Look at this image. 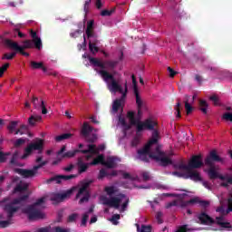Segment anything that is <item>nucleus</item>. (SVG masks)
I'll return each instance as SVG.
<instances>
[{"label":"nucleus","mask_w":232,"mask_h":232,"mask_svg":"<svg viewBox=\"0 0 232 232\" xmlns=\"http://www.w3.org/2000/svg\"><path fill=\"white\" fill-rule=\"evenodd\" d=\"M130 126H136L138 132L144 131V130L152 131L151 138L147 144H145L142 149L138 150L137 159L141 160V162H150V159H152L153 160H156V162H159L160 166H162L163 168L171 166L173 160L166 155V152L161 150L162 145L159 144V140H160V132L157 128L159 126L157 121L148 118L144 121H140L134 117L130 119Z\"/></svg>","instance_id":"1"},{"label":"nucleus","mask_w":232,"mask_h":232,"mask_svg":"<svg viewBox=\"0 0 232 232\" xmlns=\"http://www.w3.org/2000/svg\"><path fill=\"white\" fill-rule=\"evenodd\" d=\"M99 75H101L102 79L104 82L107 83L108 90L112 93H121V97L120 99H116L112 103V111L117 113L119 110L124 104V101H126V96L128 95V83H125V90L122 89V85L117 82L115 76L111 74L108 71H99Z\"/></svg>","instance_id":"2"},{"label":"nucleus","mask_w":232,"mask_h":232,"mask_svg":"<svg viewBox=\"0 0 232 232\" xmlns=\"http://www.w3.org/2000/svg\"><path fill=\"white\" fill-rule=\"evenodd\" d=\"M28 194H26L20 198H14L12 201H10V198L7 197L0 201V206H3V209L5 213H6L7 218H14L15 213H17L20 209L17 204H21V202L28 200Z\"/></svg>","instance_id":"3"},{"label":"nucleus","mask_w":232,"mask_h":232,"mask_svg":"<svg viewBox=\"0 0 232 232\" xmlns=\"http://www.w3.org/2000/svg\"><path fill=\"white\" fill-rule=\"evenodd\" d=\"M36 164L33 167L32 169H14V173H17L18 175H20L21 177H23V179H34V177H35V175H37V171H39V169H41V168H43L44 166H46V164H48V161H43V156H39L36 160H35Z\"/></svg>","instance_id":"4"},{"label":"nucleus","mask_w":232,"mask_h":232,"mask_svg":"<svg viewBox=\"0 0 232 232\" xmlns=\"http://www.w3.org/2000/svg\"><path fill=\"white\" fill-rule=\"evenodd\" d=\"M121 200H125L121 205V211H124L128 208V204H130V198L126 197L124 194H120L118 197H112L111 198H104L103 206H109L110 208H115V209H119V208H121Z\"/></svg>","instance_id":"5"},{"label":"nucleus","mask_w":232,"mask_h":232,"mask_svg":"<svg viewBox=\"0 0 232 232\" xmlns=\"http://www.w3.org/2000/svg\"><path fill=\"white\" fill-rule=\"evenodd\" d=\"M44 148V140L38 139L36 141L30 143L24 150V155L21 157L23 160L28 159L32 155L33 151H38L39 154L43 153Z\"/></svg>","instance_id":"6"},{"label":"nucleus","mask_w":232,"mask_h":232,"mask_svg":"<svg viewBox=\"0 0 232 232\" xmlns=\"http://www.w3.org/2000/svg\"><path fill=\"white\" fill-rule=\"evenodd\" d=\"M91 184L92 181H85L82 184V187L76 194V198H80L79 204H84V202H88L90 200V192L88 191V188H90Z\"/></svg>","instance_id":"7"},{"label":"nucleus","mask_w":232,"mask_h":232,"mask_svg":"<svg viewBox=\"0 0 232 232\" xmlns=\"http://www.w3.org/2000/svg\"><path fill=\"white\" fill-rule=\"evenodd\" d=\"M4 44L6 46V48L14 50V52H16V53H20L24 57H30V53H26L24 49H23L22 47H19V44L17 42H14L12 39L6 38L4 40Z\"/></svg>","instance_id":"8"},{"label":"nucleus","mask_w":232,"mask_h":232,"mask_svg":"<svg viewBox=\"0 0 232 232\" xmlns=\"http://www.w3.org/2000/svg\"><path fill=\"white\" fill-rule=\"evenodd\" d=\"M25 213H27L29 217V220H39L44 218V213H43L39 208L34 206H29L25 209Z\"/></svg>","instance_id":"9"},{"label":"nucleus","mask_w":232,"mask_h":232,"mask_svg":"<svg viewBox=\"0 0 232 232\" xmlns=\"http://www.w3.org/2000/svg\"><path fill=\"white\" fill-rule=\"evenodd\" d=\"M197 218L198 224H201V226H213V224H215V219L204 211L198 213L197 215Z\"/></svg>","instance_id":"10"},{"label":"nucleus","mask_w":232,"mask_h":232,"mask_svg":"<svg viewBox=\"0 0 232 232\" xmlns=\"http://www.w3.org/2000/svg\"><path fill=\"white\" fill-rule=\"evenodd\" d=\"M214 162H221L224 163V159L220 158L217 153V150H211L209 155L205 159L206 166H215Z\"/></svg>","instance_id":"11"},{"label":"nucleus","mask_w":232,"mask_h":232,"mask_svg":"<svg viewBox=\"0 0 232 232\" xmlns=\"http://www.w3.org/2000/svg\"><path fill=\"white\" fill-rule=\"evenodd\" d=\"M204 166V161L202 160V155H193L188 161L189 169H198Z\"/></svg>","instance_id":"12"},{"label":"nucleus","mask_w":232,"mask_h":232,"mask_svg":"<svg viewBox=\"0 0 232 232\" xmlns=\"http://www.w3.org/2000/svg\"><path fill=\"white\" fill-rule=\"evenodd\" d=\"M66 151V145L62 146L61 150H59L56 153L57 157H62V159H73L76 153H81V150H68Z\"/></svg>","instance_id":"13"},{"label":"nucleus","mask_w":232,"mask_h":232,"mask_svg":"<svg viewBox=\"0 0 232 232\" xmlns=\"http://www.w3.org/2000/svg\"><path fill=\"white\" fill-rule=\"evenodd\" d=\"M131 79L133 93L136 97L137 108H142V98H140V94L139 93V86L137 85V78L135 77V74H131Z\"/></svg>","instance_id":"14"},{"label":"nucleus","mask_w":232,"mask_h":232,"mask_svg":"<svg viewBox=\"0 0 232 232\" xmlns=\"http://www.w3.org/2000/svg\"><path fill=\"white\" fill-rule=\"evenodd\" d=\"M77 175H58L54 176L49 179H47V184H52V182H55L56 184H61L63 180H72V179H75Z\"/></svg>","instance_id":"15"},{"label":"nucleus","mask_w":232,"mask_h":232,"mask_svg":"<svg viewBox=\"0 0 232 232\" xmlns=\"http://www.w3.org/2000/svg\"><path fill=\"white\" fill-rule=\"evenodd\" d=\"M184 179H190V180H194V182H198L202 180V177H200V173L197 170H193V169H189L188 171H187L186 176Z\"/></svg>","instance_id":"16"},{"label":"nucleus","mask_w":232,"mask_h":232,"mask_svg":"<svg viewBox=\"0 0 232 232\" xmlns=\"http://www.w3.org/2000/svg\"><path fill=\"white\" fill-rule=\"evenodd\" d=\"M76 166L78 168L79 175H82V173H86V171H88V168H90L92 164L84 163V161L82 160V158H78Z\"/></svg>","instance_id":"17"},{"label":"nucleus","mask_w":232,"mask_h":232,"mask_svg":"<svg viewBox=\"0 0 232 232\" xmlns=\"http://www.w3.org/2000/svg\"><path fill=\"white\" fill-rule=\"evenodd\" d=\"M32 103L34 104V108H42L43 115H46L48 113V110L46 109V105H44V101H39V98L34 96L32 100Z\"/></svg>","instance_id":"18"},{"label":"nucleus","mask_w":232,"mask_h":232,"mask_svg":"<svg viewBox=\"0 0 232 232\" xmlns=\"http://www.w3.org/2000/svg\"><path fill=\"white\" fill-rule=\"evenodd\" d=\"M209 169L208 171L210 180H215V179H219V180H225L226 176L218 175V172L215 169V165L208 166Z\"/></svg>","instance_id":"19"},{"label":"nucleus","mask_w":232,"mask_h":232,"mask_svg":"<svg viewBox=\"0 0 232 232\" xmlns=\"http://www.w3.org/2000/svg\"><path fill=\"white\" fill-rule=\"evenodd\" d=\"M200 204L202 208H208L209 206V203L206 200L198 201V198H193L188 201H184L181 203V208H186L187 206H189V204Z\"/></svg>","instance_id":"20"},{"label":"nucleus","mask_w":232,"mask_h":232,"mask_svg":"<svg viewBox=\"0 0 232 232\" xmlns=\"http://www.w3.org/2000/svg\"><path fill=\"white\" fill-rule=\"evenodd\" d=\"M92 131H93V127H92L90 125V123H88V121H84L82 126L81 135L82 137H84L85 139H88V137H90V133H92Z\"/></svg>","instance_id":"21"},{"label":"nucleus","mask_w":232,"mask_h":232,"mask_svg":"<svg viewBox=\"0 0 232 232\" xmlns=\"http://www.w3.org/2000/svg\"><path fill=\"white\" fill-rule=\"evenodd\" d=\"M72 190H68L65 193H62V194H55L52 200H54L55 202H63V200H64L65 198H68V197H70V195H72Z\"/></svg>","instance_id":"22"},{"label":"nucleus","mask_w":232,"mask_h":232,"mask_svg":"<svg viewBox=\"0 0 232 232\" xmlns=\"http://www.w3.org/2000/svg\"><path fill=\"white\" fill-rule=\"evenodd\" d=\"M117 158L116 157H109L106 161H104L103 166L108 168L109 169H113L117 166Z\"/></svg>","instance_id":"23"},{"label":"nucleus","mask_w":232,"mask_h":232,"mask_svg":"<svg viewBox=\"0 0 232 232\" xmlns=\"http://www.w3.org/2000/svg\"><path fill=\"white\" fill-rule=\"evenodd\" d=\"M104 177H117V172H116V170H112L111 173H108L106 171V169H100L98 179H99V180H102V179H104Z\"/></svg>","instance_id":"24"},{"label":"nucleus","mask_w":232,"mask_h":232,"mask_svg":"<svg viewBox=\"0 0 232 232\" xmlns=\"http://www.w3.org/2000/svg\"><path fill=\"white\" fill-rule=\"evenodd\" d=\"M30 64L33 70H43V72H46L47 69L44 67V63L43 62L32 61Z\"/></svg>","instance_id":"25"},{"label":"nucleus","mask_w":232,"mask_h":232,"mask_svg":"<svg viewBox=\"0 0 232 232\" xmlns=\"http://www.w3.org/2000/svg\"><path fill=\"white\" fill-rule=\"evenodd\" d=\"M80 153H83L86 155L87 153H92V155H97L99 151H97V146L94 144L88 145V150H80Z\"/></svg>","instance_id":"26"},{"label":"nucleus","mask_w":232,"mask_h":232,"mask_svg":"<svg viewBox=\"0 0 232 232\" xmlns=\"http://www.w3.org/2000/svg\"><path fill=\"white\" fill-rule=\"evenodd\" d=\"M104 64V70H115L117 68V64H119V61H111V60H107L103 62Z\"/></svg>","instance_id":"27"},{"label":"nucleus","mask_w":232,"mask_h":232,"mask_svg":"<svg viewBox=\"0 0 232 232\" xmlns=\"http://www.w3.org/2000/svg\"><path fill=\"white\" fill-rule=\"evenodd\" d=\"M217 211H218V213H220L223 216L229 215V213H231L232 211V199H228V208L227 209H224L223 207H220L219 208L217 209Z\"/></svg>","instance_id":"28"},{"label":"nucleus","mask_w":232,"mask_h":232,"mask_svg":"<svg viewBox=\"0 0 232 232\" xmlns=\"http://www.w3.org/2000/svg\"><path fill=\"white\" fill-rule=\"evenodd\" d=\"M89 61L91 64H93V66H98V68H102L100 72H106V70H104V62H101L97 58H90Z\"/></svg>","instance_id":"29"},{"label":"nucleus","mask_w":232,"mask_h":232,"mask_svg":"<svg viewBox=\"0 0 232 232\" xmlns=\"http://www.w3.org/2000/svg\"><path fill=\"white\" fill-rule=\"evenodd\" d=\"M97 43H99V40H94L92 42V40L89 41V50L92 52V53H97V52H99Z\"/></svg>","instance_id":"30"},{"label":"nucleus","mask_w":232,"mask_h":232,"mask_svg":"<svg viewBox=\"0 0 232 232\" xmlns=\"http://www.w3.org/2000/svg\"><path fill=\"white\" fill-rule=\"evenodd\" d=\"M72 133H63L61 135H58L54 138V140L56 142H63V140H67L68 139H72Z\"/></svg>","instance_id":"31"},{"label":"nucleus","mask_w":232,"mask_h":232,"mask_svg":"<svg viewBox=\"0 0 232 232\" xmlns=\"http://www.w3.org/2000/svg\"><path fill=\"white\" fill-rule=\"evenodd\" d=\"M28 189V183H19L14 188V193H21Z\"/></svg>","instance_id":"32"},{"label":"nucleus","mask_w":232,"mask_h":232,"mask_svg":"<svg viewBox=\"0 0 232 232\" xmlns=\"http://www.w3.org/2000/svg\"><path fill=\"white\" fill-rule=\"evenodd\" d=\"M19 48H22V50H30L34 48V42L32 40H24L23 45H19Z\"/></svg>","instance_id":"33"},{"label":"nucleus","mask_w":232,"mask_h":232,"mask_svg":"<svg viewBox=\"0 0 232 232\" xmlns=\"http://www.w3.org/2000/svg\"><path fill=\"white\" fill-rule=\"evenodd\" d=\"M41 121H43V117L39 116V115L31 116L28 119V122H29L30 126H35V122H41Z\"/></svg>","instance_id":"34"},{"label":"nucleus","mask_w":232,"mask_h":232,"mask_svg":"<svg viewBox=\"0 0 232 232\" xmlns=\"http://www.w3.org/2000/svg\"><path fill=\"white\" fill-rule=\"evenodd\" d=\"M91 166H97V164L104 165V155L101 154L96 157L92 162H90Z\"/></svg>","instance_id":"35"},{"label":"nucleus","mask_w":232,"mask_h":232,"mask_svg":"<svg viewBox=\"0 0 232 232\" xmlns=\"http://www.w3.org/2000/svg\"><path fill=\"white\" fill-rule=\"evenodd\" d=\"M208 102H206L205 100H199V110L205 115L208 113Z\"/></svg>","instance_id":"36"},{"label":"nucleus","mask_w":232,"mask_h":232,"mask_svg":"<svg viewBox=\"0 0 232 232\" xmlns=\"http://www.w3.org/2000/svg\"><path fill=\"white\" fill-rule=\"evenodd\" d=\"M185 110L187 111V115H189V113H191V111H193V106H191V104H189V96L186 95L185 96Z\"/></svg>","instance_id":"37"},{"label":"nucleus","mask_w":232,"mask_h":232,"mask_svg":"<svg viewBox=\"0 0 232 232\" xmlns=\"http://www.w3.org/2000/svg\"><path fill=\"white\" fill-rule=\"evenodd\" d=\"M12 224H14V218H7L6 220L0 221V227L2 228L8 227V226H12Z\"/></svg>","instance_id":"38"},{"label":"nucleus","mask_w":232,"mask_h":232,"mask_svg":"<svg viewBox=\"0 0 232 232\" xmlns=\"http://www.w3.org/2000/svg\"><path fill=\"white\" fill-rule=\"evenodd\" d=\"M104 191L109 197H111L117 193V188L114 186L105 187Z\"/></svg>","instance_id":"39"},{"label":"nucleus","mask_w":232,"mask_h":232,"mask_svg":"<svg viewBox=\"0 0 232 232\" xmlns=\"http://www.w3.org/2000/svg\"><path fill=\"white\" fill-rule=\"evenodd\" d=\"M178 102L176 103V106L174 107V110H176V117L178 119H180V110H182V103H180V100H177Z\"/></svg>","instance_id":"40"},{"label":"nucleus","mask_w":232,"mask_h":232,"mask_svg":"<svg viewBox=\"0 0 232 232\" xmlns=\"http://www.w3.org/2000/svg\"><path fill=\"white\" fill-rule=\"evenodd\" d=\"M15 55H17V51H14L11 53H5L2 57L3 61L6 60V61H12V59H14V57H15Z\"/></svg>","instance_id":"41"},{"label":"nucleus","mask_w":232,"mask_h":232,"mask_svg":"<svg viewBox=\"0 0 232 232\" xmlns=\"http://www.w3.org/2000/svg\"><path fill=\"white\" fill-rule=\"evenodd\" d=\"M17 124H19L18 121H13L9 123L7 126V130H9V133H14L15 131V129L17 128Z\"/></svg>","instance_id":"42"},{"label":"nucleus","mask_w":232,"mask_h":232,"mask_svg":"<svg viewBox=\"0 0 232 232\" xmlns=\"http://www.w3.org/2000/svg\"><path fill=\"white\" fill-rule=\"evenodd\" d=\"M137 232H151V227L142 225L140 227L139 225H137Z\"/></svg>","instance_id":"43"},{"label":"nucleus","mask_w":232,"mask_h":232,"mask_svg":"<svg viewBox=\"0 0 232 232\" xmlns=\"http://www.w3.org/2000/svg\"><path fill=\"white\" fill-rule=\"evenodd\" d=\"M221 180H225V182L221 183L222 188H227L232 184V177L225 176V179H221Z\"/></svg>","instance_id":"44"},{"label":"nucleus","mask_w":232,"mask_h":232,"mask_svg":"<svg viewBox=\"0 0 232 232\" xmlns=\"http://www.w3.org/2000/svg\"><path fill=\"white\" fill-rule=\"evenodd\" d=\"M33 44H34V47L37 50H41V48L43 47V42L41 41V38H39V37L33 40Z\"/></svg>","instance_id":"45"},{"label":"nucleus","mask_w":232,"mask_h":232,"mask_svg":"<svg viewBox=\"0 0 232 232\" xmlns=\"http://www.w3.org/2000/svg\"><path fill=\"white\" fill-rule=\"evenodd\" d=\"M85 34L87 35V39H97V34H95V31H93V29L91 30H85Z\"/></svg>","instance_id":"46"},{"label":"nucleus","mask_w":232,"mask_h":232,"mask_svg":"<svg viewBox=\"0 0 232 232\" xmlns=\"http://www.w3.org/2000/svg\"><path fill=\"white\" fill-rule=\"evenodd\" d=\"M90 5H92V0H86L84 5H83V12L85 15H88L90 12Z\"/></svg>","instance_id":"47"},{"label":"nucleus","mask_w":232,"mask_h":232,"mask_svg":"<svg viewBox=\"0 0 232 232\" xmlns=\"http://www.w3.org/2000/svg\"><path fill=\"white\" fill-rule=\"evenodd\" d=\"M11 153L10 152H3V151H0V163L1 164H4V162H6V157L10 156Z\"/></svg>","instance_id":"48"},{"label":"nucleus","mask_w":232,"mask_h":232,"mask_svg":"<svg viewBox=\"0 0 232 232\" xmlns=\"http://www.w3.org/2000/svg\"><path fill=\"white\" fill-rule=\"evenodd\" d=\"M176 169H184L185 171H188L189 169V164L186 165L184 163H179L175 165Z\"/></svg>","instance_id":"49"},{"label":"nucleus","mask_w":232,"mask_h":232,"mask_svg":"<svg viewBox=\"0 0 232 232\" xmlns=\"http://www.w3.org/2000/svg\"><path fill=\"white\" fill-rule=\"evenodd\" d=\"M113 12H115V9H111V10L105 9L101 12V15L102 17H110V15H111V14H113Z\"/></svg>","instance_id":"50"},{"label":"nucleus","mask_w":232,"mask_h":232,"mask_svg":"<svg viewBox=\"0 0 232 232\" xmlns=\"http://www.w3.org/2000/svg\"><path fill=\"white\" fill-rule=\"evenodd\" d=\"M10 68V63H5L2 67H0V78L5 75V72Z\"/></svg>","instance_id":"51"},{"label":"nucleus","mask_w":232,"mask_h":232,"mask_svg":"<svg viewBox=\"0 0 232 232\" xmlns=\"http://www.w3.org/2000/svg\"><path fill=\"white\" fill-rule=\"evenodd\" d=\"M139 144H140V136L139 134H137V135L133 138V140H132V141H131V145H132V146H139Z\"/></svg>","instance_id":"52"},{"label":"nucleus","mask_w":232,"mask_h":232,"mask_svg":"<svg viewBox=\"0 0 232 232\" xmlns=\"http://www.w3.org/2000/svg\"><path fill=\"white\" fill-rule=\"evenodd\" d=\"M77 217H79V214L77 213H72L68 217L67 222H75L77 220Z\"/></svg>","instance_id":"53"},{"label":"nucleus","mask_w":232,"mask_h":232,"mask_svg":"<svg viewBox=\"0 0 232 232\" xmlns=\"http://www.w3.org/2000/svg\"><path fill=\"white\" fill-rule=\"evenodd\" d=\"M53 229L54 232H72L70 228H63L62 227H54Z\"/></svg>","instance_id":"54"},{"label":"nucleus","mask_w":232,"mask_h":232,"mask_svg":"<svg viewBox=\"0 0 232 232\" xmlns=\"http://www.w3.org/2000/svg\"><path fill=\"white\" fill-rule=\"evenodd\" d=\"M24 142H26V140L22 139V138L17 139L14 142V147L19 148V147L23 146V144H24Z\"/></svg>","instance_id":"55"},{"label":"nucleus","mask_w":232,"mask_h":232,"mask_svg":"<svg viewBox=\"0 0 232 232\" xmlns=\"http://www.w3.org/2000/svg\"><path fill=\"white\" fill-rule=\"evenodd\" d=\"M44 203V198H40L39 199L36 200L35 203H34L31 206H34V208H38V207L43 206Z\"/></svg>","instance_id":"56"},{"label":"nucleus","mask_w":232,"mask_h":232,"mask_svg":"<svg viewBox=\"0 0 232 232\" xmlns=\"http://www.w3.org/2000/svg\"><path fill=\"white\" fill-rule=\"evenodd\" d=\"M97 140V134H92L91 136L87 137V142H90L91 144H93Z\"/></svg>","instance_id":"57"},{"label":"nucleus","mask_w":232,"mask_h":232,"mask_svg":"<svg viewBox=\"0 0 232 232\" xmlns=\"http://www.w3.org/2000/svg\"><path fill=\"white\" fill-rule=\"evenodd\" d=\"M222 119H224L225 121H229L230 122H232V113L231 112H225L222 116Z\"/></svg>","instance_id":"58"},{"label":"nucleus","mask_w":232,"mask_h":232,"mask_svg":"<svg viewBox=\"0 0 232 232\" xmlns=\"http://www.w3.org/2000/svg\"><path fill=\"white\" fill-rule=\"evenodd\" d=\"M220 227H224L225 229H231V223L229 222H219Z\"/></svg>","instance_id":"59"},{"label":"nucleus","mask_w":232,"mask_h":232,"mask_svg":"<svg viewBox=\"0 0 232 232\" xmlns=\"http://www.w3.org/2000/svg\"><path fill=\"white\" fill-rule=\"evenodd\" d=\"M156 220H157L158 224H162L164 222L162 220V212L161 211L157 212Z\"/></svg>","instance_id":"60"},{"label":"nucleus","mask_w":232,"mask_h":232,"mask_svg":"<svg viewBox=\"0 0 232 232\" xmlns=\"http://www.w3.org/2000/svg\"><path fill=\"white\" fill-rule=\"evenodd\" d=\"M88 218H90V215H88V213H84L82 218V226H86Z\"/></svg>","instance_id":"61"},{"label":"nucleus","mask_w":232,"mask_h":232,"mask_svg":"<svg viewBox=\"0 0 232 232\" xmlns=\"http://www.w3.org/2000/svg\"><path fill=\"white\" fill-rule=\"evenodd\" d=\"M209 99L214 102V106H218V97L217 95H212Z\"/></svg>","instance_id":"62"},{"label":"nucleus","mask_w":232,"mask_h":232,"mask_svg":"<svg viewBox=\"0 0 232 232\" xmlns=\"http://www.w3.org/2000/svg\"><path fill=\"white\" fill-rule=\"evenodd\" d=\"M93 24L94 21L90 20L89 22H87V28L85 30H87L88 32H90V30H93Z\"/></svg>","instance_id":"63"},{"label":"nucleus","mask_w":232,"mask_h":232,"mask_svg":"<svg viewBox=\"0 0 232 232\" xmlns=\"http://www.w3.org/2000/svg\"><path fill=\"white\" fill-rule=\"evenodd\" d=\"M36 232H50V227H41Z\"/></svg>","instance_id":"64"}]
</instances>
